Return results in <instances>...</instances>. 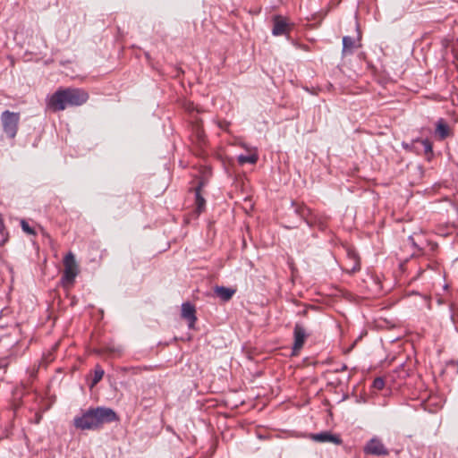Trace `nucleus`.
I'll use <instances>...</instances> for the list:
<instances>
[{"label": "nucleus", "instance_id": "1", "mask_svg": "<svg viewBox=\"0 0 458 458\" xmlns=\"http://www.w3.org/2000/svg\"><path fill=\"white\" fill-rule=\"evenodd\" d=\"M118 420V416L111 408L97 407L90 408L81 416L73 419V425L81 430H96L106 423Z\"/></svg>", "mask_w": 458, "mask_h": 458}, {"label": "nucleus", "instance_id": "2", "mask_svg": "<svg viewBox=\"0 0 458 458\" xmlns=\"http://www.w3.org/2000/svg\"><path fill=\"white\" fill-rule=\"evenodd\" d=\"M89 94L81 89H59L47 100V106L53 112L64 110L67 106H78L84 104Z\"/></svg>", "mask_w": 458, "mask_h": 458}, {"label": "nucleus", "instance_id": "3", "mask_svg": "<svg viewBox=\"0 0 458 458\" xmlns=\"http://www.w3.org/2000/svg\"><path fill=\"white\" fill-rule=\"evenodd\" d=\"M20 122V114L5 110L1 114V123L4 133L11 139H13L18 131Z\"/></svg>", "mask_w": 458, "mask_h": 458}, {"label": "nucleus", "instance_id": "4", "mask_svg": "<svg viewBox=\"0 0 458 458\" xmlns=\"http://www.w3.org/2000/svg\"><path fill=\"white\" fill-rule=\"evenodd\" d=\"M64 270L62 276V282L64 284H72L79 270L75 257L72 252H69L64 257Z\"/></svg>", "mask_w": 458, "mask_h": 458}, {"label": "nucleus", "instance_id": "5", "mask_svg": "<svg viewBox=\"0 0 458 458\" xmlns=\"http://www.w3.org/2000/svg\"><path fill=\"white\" fill-rule=\"evenodd\" d=\"M363 451L366 454L375 456H386L388 455L389 454L387 447L377 437H374L371 439H369L365 445Z\"/></svg>", "mask_w": 458, "mask_h": 458}, {"label": "nucleus", "instance_id": "6", "mask_svg": "<svg viewBox=\"0 0 458 458\" xmlns=\"http://www.w3.org/2000/svg\"><path fill=\"white\" fill-rule=\"evenodd\" d=\"M308 334L305 327L296 323L293 328V355H297L301 349L303 347Z\"/></svg>", "mask_w": 458, "mask_h": 458}, {"label": "nucleus", "instance_id": "7", "mask_svg": "<svg viewBox=\"0 0 458 458\" xmlns=\"http://www.w3.org/2000/svg\"><path fill=\"white\" fill-rule=\"evenodd\" d=\"M290 30L291 25L287 22L285 18L280 15H276L273 17L272 34L274 36L285 35L289 32Z\"/></svg>", "mask_w": 458, "mask_h": 458}, {"label": "nucleus", "instance_id": "8", "mask_svg": "<svg viewBox=\"0 0 458 458\" xmlns=\"http://www.w3.org/2000/svg\"><path fill=\"white\" fill-rule=\"evenodd\" d=\"M195 313V307L190 302H184L182 304V317L188 321V326L190 328L194 327V324L197 320Z\"/></svg>", "mask_w": 458, "mask_h": 458}, {"label": "nucleus", "instance_id": "9", "mask_svg": "<svg viewBox=\"0 0 458 458\" xmlns=\"http://www.w3.org/2000/svg\"><path fill=\"white\" fill-rule=\"evenodd\" d=\"M312 439L317 441V442H322V443L331 442V443H334L335 445H339L342 442L338 436L333 435L330 432H327V431L326 432L318 433V434H314L312 436Z\"/></svg>", "mask_w": 458, "mask_h": 458}, {"label": "nucleus", "instance_id": "10", "mask_svg": "<svg viewBox=\"0 0 458 458\" xmlns=\"http://www.w3.org/2000/svg\"><path fill=\"white\" fill-rule=\"evenodd\" d=\"M236 290L233 288H228L225 286H216L214 288V293L217 297H219L223 301H228L234 295Z\"/></svg>", "mask_w": 458, "mask_h": 458}, {"label": "nucleus", "instance_id": "11", "mask_svg": "<svg viewBox=\"0 0 458 458\" xmlns=\"http://www.w3.org/2000/svg\"><path fill=\"white\" fill-rule=\"evenodd\" d=\"M259 160L258 149L257 148H251L250 153L249 155H240L238 157V162L240 165L244 164H256Z\"/></svg>", "mask_w": 458, "mask_h": 458}, {"label": "nucleus", "instance_id": "12", "mask_svg": "<svg viewBox=\"0 0 458 458\" xmlns=\"http://www.w3.org/2000/svg\"><path fill=\"white\" fill-rule=\"evenodd\" d=\"M202 187V183H200L198 188L195 190V204H196V212L198 215L202 213L205 210L206 200L200 194V188Z\"/></svg>", "mask_w": 458, "mask_h": 458}, {"label": "nucleus", "instance_id": "13", "mask_svg": "<svg viewBox=\"0 0 458 458\" xmlns=\"http://www.w3.org/2000/svg\"><path fill=\"white\" fill-rule=\"evenodd\" d=\"M293 205L295 206V213L304 219L309 225H310V220L309 218L311 214L310 209L303 204H295L293 202Z\"/></svg>", "mask_w": 458, "mask_h": 458}, {"label": "nucleus", "instance_id": "14", "mask_svg": "<svg viewBox=\"0 0 458 458\" xmlns=\"http://www.w3.org/2000/svg\"><path fill=\"white\" fill-rule=\"evenodd\" d=\"M355 47V40L354 38L345 36L343 38V53L344 54H352Z\"/></svg>", "mask_w": 458, "mask_h": 458}, {"label": "nucleus", "instance_id": "15", "mask_svg": "<svg viewBox=\"0 0 458 458\" xmlns=\"http://www.w3.org/2000/svg\"><path fill=\"white\" fill-rule=\"evenodd\" d=\"M436 132L438 134L441 140L445 139L449 133L448 126L443 122V120L438 121L436 128Z\"/></svg>", "mask_w": 458, "mask_h": 458}, {"label": "nucleus", "instance_id": "16", "mask_svg": "<svg viewBox=\"0 0 458 458\" xmlns=\"http://www.w3.org/2000/svg\"><path fill=\"white\" fill-rule=\"evenodd\" d=\"M348 258L352 260V266L350 268L351 273L360 270V259L353 251H348Z\"/></svg>", "mask_w": 458, "mask_h": 458}, {"label": "nucleus", "instance_id": "17", "mask_svg": "<svg viewBox=\"0 0 458 458\" xmlns=\"http://www.w3.org/2000/svg\"><path fill=\"white\" fill-rule=\"evenodd\" d=\"M104 374V369L99 365H97L94 369V377L90 384V387L95 386L102 379Z\"/></svg>", "mask_w": 458, "mask_h": 458}, {"label": "nucleus", "instance_id": "18", "mask_svg": "<svg viewBox=\"0 0 458 458\" xmlns=\"http://www.w3.org/2000/svg\"><path fill=\"white\" fill-rule=\"evenodd\" d=\"M415 142H420L424 148V151L426 154L432 153V143L428 140H415Z\"/></svg>", "mask_w": 458, "mask_h": 458}, {"label": "nucleus", "instance_id": "19", "mask_svg": "<svg viewBox=\"0 0 458 458\" xmlns=\"http://www.w3.org/2000/svg\"><path fill=\"white\" fill-rule=\"evenodd\" d=\"M21 225L22 230H23L25 233H27L28 234H32V235H34V234L36 233H35V230H34L33 228H31V227L30 226V225H29L26 221L22 220V221L21 222Z\"/></svg>", "mask_w": 458, "mask_h": 458}, {"label": "nucleus", "instance_id": "20", "mask_svg": "<svg viewBox=\"0 0 458 458\" xmlns=\"http://www.w3.org/2000/svg\"><path fill=\"white\" fill-rule=\"evenodd\" d=\"M385 386V381L383 378L381 377H377L374 379L373 381V387L377 389V390H381L383 389Z\"/></svg>", "mask_w": 458, "mask_h": 458}, {"label": "nucleus", "instance_id": "21", "mask_svg": "<svg viewBox=\"0 0 458 458\" xmlns=\"http://www.w3.org/2000/svg\"><path fill=\"white\" fill-rule=\"evenodd\" d=\"M241 146L246 149L249 153H250V150H251V148L252 147H249L246 143H242Z\"/></svg>", "mask_w": 458, "mask_h": 458}, {"label": "nucleus", "instance_id": "22", "mask_svg": "<svg viewBox=\"0 0 458 458\" xmlns=\"http://www.w3.org/2000/svg\"><path fill=\"white\" fill-rule=\"evenodd\" d=\"M197 134H198L199 139L200 140H203V136H204L203 135V131L200 129H199V128H198V131H197Z\"/></svg>", "mask_w": 458, "mask_h": 458}, {"label": "nucleus", "instance_id": "23", "mask_svg": "<svg viewBox=\"0 0 458 458\" xmlns=\"http://www.w3.org/2000/svg\"><path fill=\"white\" fill-rule=\"evenodd\" d=\"M4 229V221L2 219V216L0 215V233H2Z\"/></svg>", "mask_w": 458, "mask_h": 458}, {"label": "nucleus", "instance_id": "24", "mask_svg": "<svg viewBox=\"0 0 458 458\" xmlns=\"http://www.w3.org/2000/svg\"><path fill=\"white\" fill-rule=\"evenodd\" d=\"M40 419H41V416H40V415H38V417H36L37 423H38V422H39Z\"/></svg>", "mask_w": 458, "mask_h": 458}, {"label": "nucleus", "instance_id": "25", "mask_svg": "<svg viewBox=\"0 0 458 458\" xmlns=\"http://www.w3.org/2000/svg\"><path fill=\"white\" fill-rule=\"evenodd\" d=\"M403 148H406V149H407V148H409L408 144H404V143H403Z\"/></svg>", "mask_w": 458, "mask_h": 458}]
</instances>
